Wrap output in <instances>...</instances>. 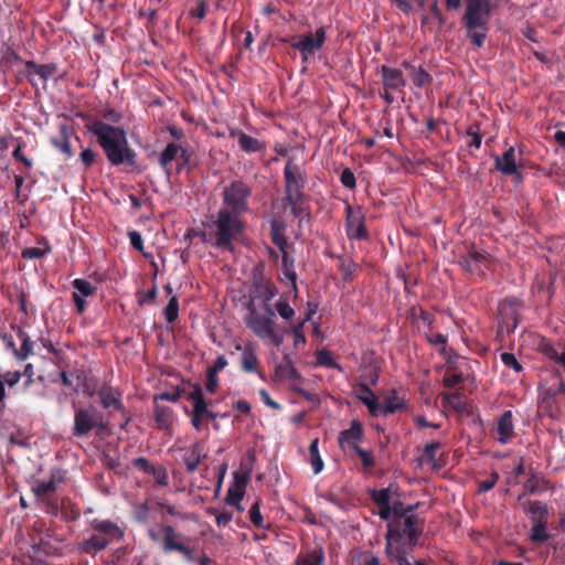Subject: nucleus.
Wrapping results in <instances>:
<instances>
[{
    "instance_id": "nucleus-1",
    "label": "nucleus",
    "mask_w": 565,
    "mask_h": 565,
    "mask_svg": "<svg viewBox=\"0 0 565 565\" xmlns=\"http://www.w3.org/2000/svg\"><path fill=\"white\" fill-rule=\"evenodd\" d=\"M86 127L97 137L99 146L111 164L127 163L135 166L136 154L128 146L124 129L110 126L102 120H94L87 124Z\"/></svg>"
},
{
    "instance_id": "nucleus-2",
    "label": "nucleus",
    "mask_w": 565,
    "mask_h": 565,
    "mask_svg": "<svg viewBox=\"0 0 565 565\" xmlns=\"http://www.w3.org/2000/svg\"><path fill=\"white\" fill-rule=\"evenodd\" d=\"M490 12V0L466 1L462 23L467 30V38L477 47H482L487 38Z\"/></svg>"
},
{
    "instance_id": "nucleus-3",
    "label": "nucleus",
    "mask_w": 565,
    "mask_h": 565,
    "mask_svg": "<svg viewBox=\"0 0 565 565\" xmlns=\"http://www.w3.org/2000/svg\"><path fill=\"white\" fill-rule=\"evenodd\" d=\"M210 228L211 235L215 237L214 245L216 247L233 250V241L241 235L244 224L238 214L223 207L217 212L216 218L212 221Z\"/></svg>"
},
{
    "instance_id": "nucleus-4",
    "label": "nucleus",
    "mask_w": 565,
    "mask_h": 565,
    "mask_svg": "<svg viewBox=\"0 0 565 565\" xmlns=\"http://www.w3.org/2000/svg\"><path fill=\"white\" fill-rule=\"evenodd\" d=\"M387 527L386 544L412 550L423 533V521L417 515L409 514L404 519L392 520Z\"/></svg>"
},
{
    "instance_id": "nucleus-5",
    "label": "nucleus",
    "mask_w": 565,
    "mask_h": 565,
    "mask_svg": "<svg viewBox=\"0 0 565 565\" xmlns=\"http://www.w3.org/2000/svg\"><path fill=\"white\" fill-rule=\"evenodd\" d=\"M244 321L259 339H268L277 347L282 344L286 329H278L275 319L258 312L255 308V297L253 296H250Z\"/></svg>"
},
{
    "instance_id": "nucleus-6",
    "label": "nucleus",
    "mask_w": 565,
    "mask_h": 565,
    "mask_svg": "<svg viewBox=\"0 0 565 565\" xmlns=\"http://www.w3.org/2000/svg\"><path fill=\"white\" fill-rule=\"evenodd\" d=\"M106 427L107 425L104 422L103 415L94 406L75 407L73 427V435L75 437L87 436L92 430L102 434Z\"/></svg>"
},
{
    "instance_id": "nucleus-7",
    "label": "nucleus",
    "mask_w": 565,
    "mask_h": 565,
    "mask_svg": "<svg viewBox=\"0 0 565 565\" xmlns=\"http://www.w3.org/2000/svg\"><path fill=\"white\" fill-rule=\"evenodd\" d=\"M250 188L243 181H234L224 189V204L231 207L230 212L241 214L247 210V199L250 195Z\"/></svg>"
},
{
    "instance_id": "nucleus-8",
    "label": "nucleus",
    "mask_w": 565,
    "mask_h": 565,
    "mask_svg": "<svg viewBox=\"0 0 565 565\" xmlns=\"http://www.w3.org/2000/svg\"><path fill=\"white\" fill-rule=\"evenodd\" d=\"M286 181V196L291 199L305 198L302 188L306 184V173L292 160H288L284 170Z\"/></svg>"
},
{
    "instance_id": "nucleus-9",
    "label": "nucleus",
    "mask_w": 565,
    "mask_h": 565,
    "mask_svg": "<svg viewBox=\"0 0 565 565\" xmlns=\"http://www.w3.org/2000/svg\"><path fill=\"white\" fill-rule=\"evenodd\" d=\"M326 41V31L323 28L316 30L315 34H303L298 41L291 43V46L298 50L303 62L317 50H320Z\"/></svg>"
},
{
    "instance_id": "nucleus-10",
    "label": "nucleus",
    "mask_w": 565,
    "mask_h": 565,
    "mask_svg": "<svg viewBox=\"0 0 565 565\" xmlns=\"http://www.w3.org/2000/svg\"><path fill=\"white\" fill-rule=\"evenodd\" d=\"M347 233L350 238L365 239L367 231L364 224V215L360 206L347 205Z\"/></svg>"
},
{
    "instance_id": "nucleus-11",
    "label": "nucleus",
    "mask_w": 565,
    "mask_h": 565,
    "mask_svg": "<svg viewBox=\"0 0 565 565\" xmlns=\"http://www.w3.org/2000/svg\"><path fill=\"white\" fill-rule=\"evenodd\" d=\"M181 459L189 473L194 472L201 461L206 458L202 443H195L189 447L180 448Z\"/></svg>"
},
{
    "instance_id": "nucleus-12",
    "label": "nucleus",
    "mask_w": 565,
    "mask_h": 565,
    "mask_svg": "<svg viewBox=\"0 0 565 565\" xmlns=\"http://www.w3.org/2000/svg\"><path fill=\"white\" fill-rule=\"evenodd\" d=\"M363 436V428L360 422L352 420L349 429H344L340 433L338 443L342 449H345V446H349L355 450V447H359L358 441L361 440Z\"/></svg>"
},
{
    "instance_id": "nucleus-13",
    "label": "nucleus",
    "mask_w": 565,
    "mask_h": 565,
    "mask_svg": "<svg viewBox=\"0 0 565 565\" xmlns=\"http://www.w3.org/2000/svg\"><path fill=\"white\" fill-rule=\"evenodd\" d=\"M235 349L242 351V369L248 373L257 372L259 360L254 343L237 344Z\"/></svg>"
},
{
    "instance_id": "nucleus-14",
    "label": "nucleus",
    "mask_w": 565,
    "mask_h": 565,
    "mask_svg": "<svg viewBox=\"0 0 565 565\" xmlns=\"http://www.w3.org/2000/svg\"><path fill=\"white\" fill-rule=\"evenodd\" d=\"M381 73L385 89L397 90L404 87L406 84L402 71L397 68H392L386 65H383L381 67Z\"/></svg>"
},
{
    "instance_id": "nucleus-15",
    "label": "nucleus",
    "mask_w": 565,
    "mask_h": 565,
    "mask_svg": "<svg viewBox=\"0 0 565 565\" xmlns=\"http://www.w3.org/2000/svg\"><path fill=\"white\" fill-rule=\"evenodd\" d=\"M275 379L279 382L288 380H301L299 372L295 367L292 360L288 354H285L281 363L275 367Z\"/></svg>"
},
{
    "instance_id": "nucleus-16",
    "label": "nucleus",
    "mask_w": 565,
    "mask_h": 565,
    "mask_svg": "<svg viewBox=\"0 0 565 565\" xmlns=\"http://www.w3.org/2000/svg\"><path fill=\"white\" fill-rule=\"evenodd\" d=\"M100 403L104 408L113 407L116 411H124V405L120 401V393L110 386H103L97 392Z\"/></svg>"
},
{
    "instance_id": "nucleus-17",
    "label": "nucleus",
    "mask_w": 565,
    "mask_h": 565,
    "mask_svg": "<svg viewBox=\"0 0 565 565\" xmlns=\"http://www.w3.org/2000/svg\"><path fill=\"white\" fill-rule=\"evenodd\" d=\"M495 168L503 174L511 175L516 172L515 150L510 147L502 157H495Z\"/></svg>"
},
{
    "instance_id": "nucleus-18",
    "label": "nucleus",
    "mask_w": 565,
    "mask_h": 565,
    "mask_svg": "<svg viewBox=\"0 0 565 565\" xmlns=\"http://www.w3.org/2000/svg\"><path fill=\"white\" fill-rule=\"evenodd\" d=\"M522 508L523 511L531 516L532 523L546 521L548 509L546 504L541 501L525 500L522 502Z\"/></svg>"
},
{
    "instance_id": "nucleus-19",
    "label": "nucleus",
    "mask_w": 565,
    "mask_h": 565,
    "mask_svg": "<svg viewBox=\"0 0 565 565\" xmlns=\"http://www.w3.org/2000/svg\"><path fill=\"white\" fill-rule=\"evenodd\" d=\"M182 158L183 163H186L189 161V156L185 149H182L177 143H168L164 150L161 152L160 156V164L162 167H167L171 161Z\"/></svg>"
},
{
    "instance_id": "nucleus-20",
    "label": "nucleus",
    "mask_w": 565,
    "mask_h": 565,
    "mask_svg": "<svg viewBox=\"0 0 565 565\" xmlns=\"http://www.w3.org/2000/svg\"><path fill=\"white\" fill-rule=\"evenodd\" d=\"M109 543L106 536L96 533L82 542L81 550L86 554H95L105 550Z\"/></svg>"
},
{
    "instance_id": "nucleus-21",
    "label": "nucleus",
    "mask_w": 565,
    "mask_h": 565,
    "mask_svg": "<svg viewBox=\"0 0 565 565\" xmlns=\"http://www.w3.org/2000/svg\"><path fill=\"white\" fill-rule=\"evenodd\" d=\"M92 526L97 532V534L106 536L109 540V542L114 541L115 539L122 537V532L120 531V529L110 521L95 520L92 523Z\"/></svg>"
},
{
    "instance_id": "nucleus-22",
    "label": "nucleus",
    "mask_w": 565,
    "mask_h": 565,
    "mask_svg": "<svg viewBox=\"0 0 565 565\" xmlns=\"http://www.w3.org/2000/svg\"><path fill=\"white\" fill-rule=\"evenodd\" d=\"M231 136L237 139L239 148L246 152H256L263 149L260 141L241 130L232 131Z\"/></svg>"
},
{
    "instance_id": "nucleus-23",
    "label": "nucleus",
    "mask_w": 565,
    "mask_h": 565,
    "mask_svg": "<svg viewBox=\"0 0 565 565\" xmlns=\"http://www.w3.org/2000/svg\"><path fill=\"white\" fill-rule=\"evenodd\" d=\"M547 486V480L541 473L531 471L529 479L523 484V490L524 493L536 494L545 490Z\"/></svg>"
},
{
    "instance_id": "nucleus-24",
    "label": "nucleus",
    "mask_w": 565,
    "mask_h": 565,
    "mask_svg": "<svg viewBox=\"0 0 565 565\" xmlns=\"http://www.w3.org/2000/svg\"><path fill=\"white\" fill-rule=\"evenodd\" d=\"M499 440L505 444L513 435V423L511 412H505L501 415L498 422Z\"/></svg>"
},
{
    "instance_id": "nucleus-25",
    "label": "nucleus",
    "mask_w": 565,
    "mask_h": 565,
    "mask_svg": "<svg viewBox=\"0 0 565 565\" xmlns=\"http://www.w3.org/2000/svg\"><path fill=\"white\" fill-rule=\"evenodd\" d=\"M25 66L29 71L30 75H32V74L38 75L42 79V82H46L56 72V67L53 64L39 65L32 61H29L25 63Z\"/></svg>"
},
{
    "instance_id": "nucleus-26",
    "label": "nucleus",
    "mask_w": 565,
    "mask_h": 565,
    "mask_svg": "<svg viewBox=\"0 0 565 565\" xmlns=\"http://www.w3.org/2000/svg\"><path fill=\"white\" fill-rule=\"evenodd\" d=\"M188 398L193 403V414L204 416L207 413V404L204 401L202 387L196 384Z\"/></svg>"
},
{
    "instance_id": "nucleus-27",
    "label": "nucleus",
    "mask_w": 565,
    "mask_h": 565,
    "mask_svg": "<svg viewBox=\"0 0 565 565\" xmlns=\"http://www.w3.org/2000/svg\"><path fill=\"white\" fill-rule=\"evenodd\" d=\"M324 561V552L321 546L309 550L303 556H299L297 565H322Z\"/></svg>"
},
{
    "instance_id": "nucleus-28",
    "label": "nucleus",
    "mask_w": 565,
    "mask_h": 565,
    "mask_svg": "<svg viewBox=\"0 0 565 565\" xmlns=\"http://www.w3.org/2000/svg\"><path fill=\"white\" fill-rule=\"evenodd\" d=\"M17 335L21 341V347L18 350H14V356L21 361L26 360L28 356L32 353V342L26 332H24L21 328L15 329Z\"/></svg>"
},
{
    "instance_id": "nucleus-29",
    "label": "nucleus",
    "mask_w": 565,
    "mask_h": 565,
    "mask_svg": "<svg viewBox=\"0 0 565 565\" xmlns=\"http://www.w3.org/2000/svg\"><path fill=\"white\" fill-rule=\"evenodd\" d=\"M554 397L555 392L552 391V387L542 388L540 408L543 409L551 417L555 416V412L557 411Z\"/></svg>"
},
{
    "instance_id": "nucleus-30",
    "label": "nucleus",
    "mask_w": 565,
    "mask_h": 565,
    "mask_svg": "<svg viewBox=\"0 0 565 565\" xmlns=\"http://www.w3.org/2000/svg\"><path fill=\"white\" fill-rule=\"evenodd\" d=\"M163 548L166 552L177 551V547L174 546H181L183 544L179 541L181 539V534L177 533L171 525L163 526Z\"/></svg>"
},
{
    "instance_id": "nucleus-31",
    "label": "nucleus",
    "mask_w": 565,
    "mask_h": 565,
    "mask_svg": "<svg viewBox=\"0 0 565 565\" xmlns=\"http://www.w3.org/2000/svg\"><path fill=\"white\" fill-rule=\"evenodd\" d=\"M409 551L411 550H407L401 545L391 546V544H386L385 546V552L388 558L392 561H397L398 565H413L406 557Z\"/></svg>"
},
{
    "instance_id": "nucleus-32",
    "label": "nucleus",
    "mask_w": 565,
    "mask_h": 565,
    "mask_svg": "<svg viewBox=\"0 0 565 565\" xmlns=\"http://www.w3.org/2000/svg\"><path fill=\"white\" fill-rule=\"evenodd\" d=\"M247 483V479H243L242 483L237 480L236 483L227 490L225 501L230 505H238V502L243 499L244 487Z\"/></svg>"
},
{
    "instance_id": "nucleus-33",
    "label": "nucleus",
    "mask_w": 565,
    "mask_h": 565,
    "mask_svg": "<svg viewBox=\"0 0 565 565\" xmlns=\"http://www.w3.org/2000/svg\"><path fill=\"white\" fill-rule=\"evenodd\" d=\"M156 422L160 428H168L173 422V413L170 407L156 404L154 407Z\"/></svg>"
},
{
    "instance_id": "nucleus-34",
    "label": "nucleus",
    "mask_w": 565,
    "mask_h": 565,
    "mask_svg": "<svg viewBox=\"0 0 565 565\" xmlns=\"http://www.w3.org/2000/svg\"><path fill=\"white\" fill-rule=\"evenodd\" d=\"M318 443L319 439L316 438L311 441L309 446L310 462L316 475L321 472L323 469V460L319 454Z\"/></svg>"
},
{
    "instance_id": "nucleus-35",
    "label": "nucleus",
    "mask_w": 565,
    "mask_h": 565,
    "mask_svg": "<svg viewBox=\"0 0 565 565\" xmlns=\"http://www.w3.org/2000/svg\"><path fill=\"white\" fill-rule=\"evenodd\" d=\"M66 131H67L66 126H62L61 127V139L52 138L51 142H52V145L55 148L60 149L67 157H72L73 152H72V149H71V145H70V140H68V137L66 135Z\"/></svg>"
},
{
    "instance_id": "nucleus-36",
    "label": "nucleus",
    "mask_w": 565,
    "mask_h": 565,
    "mask_svg": "<svg viewBox=\"0 0 565 565\" xmlns=\"http://www.w3.org/2000/svg\"><path fill=\"white\" fill-rule=\"evenodd\" d=\"M550 535L546 533V521L533 522L531 529V540L533 542H545Z\"/></svg>"
},
{
    "instance_id": "nucleus-37",
    "label": "nucleus",
    "mask_w": 565,
    "mask_h": 565,
    "mask_svg": "<svg viewBox=\"0 0 565 565\" xmlns=\"http://www.w3.org/2000/svg\"><path fill=\"white\" fill-rule=\"evenodd\" d=\"M73 287L76 289V292L81 297L92 296L96 292V289H97L96 286H94L88 280L79 279V278H77L73 281Z\"/></svg>"
},
{
    "instance_id": "nucleus-38",
    "label": "nucleus",
    "mask_w": 565,
    "mask_h": 565,
    "mask_svg": "<svg viewBox=\"0 0 565 565\" xmlns=\"http://www.w3.org/2000/svg\"><path fill=\"white\" fill-rule=\"evenodd\" d=\"M404 407V401L396 395L387 397L382 406V414H393Z\"/></svg>"
},
{
    "instance_id": "nucleus-39",
    "label": "nucleus",
    "mask_w": 565,
    "mask_h": 565,
    "mask_svg": "<svg viewBox=\"0 0 565 565\" xmlns=\"http://www.w3.org/2000/svg\"><path fill=\"white\" fill-rule=\"evenodd\" d=\"M312 312L313 311H309L307 313L306 318H303L298 323H296V324L291 323V332H292L294 338H295V341H294L295 347H297L299 344H303L306 342V338H305V334L302 333L301 329H302L303 324L308 320H310Z\"/></svg>"
},
{
    "instance_id": "nucleus-40",
    "label": "nucleus",
    "mask_w": 565,
    "mask_h": 565,
    "mask_svg": "<svg viewBox=\"0 0 565 565\" xmlns=\"http://www.w3.org/2000/svg\"><path fill=\"white\" fill-rule=\"evenodd\" d=\"M282 267L285 277L291 281L292 287L296 289L297 274L294 270V259L289 258L287 252L282 253Z\"/></svg>"
},
{
    "instance_id": "nucleus-41",
    "label": "nucleus",
    "mask_w": 565,
    "mask_h": 565,
    "mask_svg": "<svg viewBox=\"0 0 565 565\" xmlns=\"http://www.w3.org/2000/svg\"><path fill=\"white\" fill-rule=\"evenodd\" d=\"M286 200L288 202V205L291 207V213L297 218H303L307 215V209L303 205L302 201L303 198L299 199H291L290 196H286Z\"/></svg>"
},
{
    "instance_id": "nucleus-42",
    "label": "nucleus",
    "mask_w": 565,
    "mask_h": 565,
    "mask_svg": "<svg viewBox=\"0 0 565 565\" xmlns=\"http://www.w3.org/2000/svg\"><path fill=\"white\" fill-rule=\"evenodd\" d=\"M164 317L167 322L172 323L179 317V302L175 296H172L164 308Z\"/></svg>"
},
{
    "instance_id": "nucleus-43",
    "label": "nucleus",
    "mask_w": 565,
    "mask_h": 565,
    "mask_svg": "<svg viewBox=\"0 0 565 565\" xmlns=\"http://www.w3.org/2000/svg\"><path fill=\"white\" fill-rule=\"evenodd\" d=\"M439 441H433L430 444H427L423 449V461L429 462V463H436V452L440 448Z\"/></svg>"
},
{
    "instance_id": "nucleus-44",
    "label": "nucleus",
    "mask_w": 565,
    "mask_h": 565,
    "mask_svg": "<svg viewBox=\"0 0 565 565\" xmlns=\"http://www.w3.org/2000/svg\"><path fill=\"white\" fill-rule=\"evenodd\" d=\"M32 490L38 498H42L55 491V483L53 481H40Z\"/></svg>"
},
{
    "instance_id": "nucleus-45",
    "label": "nucleus",
    "mask_w": 565,
    "mask_h": 565,
    "mask_svg": "<svg viewBox=\"0 0 565 565\" xmlns=\"http://www.w3.org/2000/svg\"><path fill=\"white\" fill-rule=\"evenodd\" d=\"M412 79L416 86L423 87L430 82L431 77L425 70L412 67Z\"/></svg>"
},
{
    "instance_id": "nucleus-46",
    "label": "nucleus",
    "mask_w": 565,
    "mask_h": 565,
    "mask_svg": "<svg viewBox=\"0 0 565 565\" xmlns=\"http://www.w3.org/2000/svg\"><path fill=\"white\" fill-rule=\"evenodd\" d=\"M415 509V505H404L402 502L396 501L392 504V511H393V520L397 519H404L405 516H408V513H411Z\"/></svg>"
},
{
    "instance_id": "nucleus-47",
    "label": "nucleus",
    "mask_w": 565,
    "mask_h": 565,
    "mask_svg": "<svg viewBox=\"0 0 565 565\" xmlns=\"http://www.w3.org/2000/svg\"><path fill=\"white\" fill-rule=\"evenodd\" d=\"M275 309L279 313V316L287 321H290L291 318L295 316V310L289 306V303L286 300L280 299L279 301H277Z\"/></svg>"
},
{
    "instance_id": "nucleus-48",
    "label": "nucleus",
    "mask_w": 565,
    "mask_h": 565,
    "mask_svg": "<svg viewBox=\"0 0 565 565\" xmlns=\"http://www.w3.org/2000/svg\"><path fill=\"white\" fill-rule=\"evenodd\" d=\"M358 398L364 405L372 404L373 402H375L377 399L376 396L373 394V392L370 390V387L365 384H360Z\"/></svg>"
},
{
    "instance_id": "nucleus-49",
    "label": "nucleus",
    "mask_w": 565,
    "mask_h": 565,
    "mask_svg": "<svg viewBox=\"0 0 565 565\" xmlns=\"http://www.w3.org/2000/svg\"><path fill=\"white\" fill-rule=\"evenodd\" d=\"M501 361L502 363L515 372H520L522 370L521 364L516 360L515 355L513 353L504 352L501 354Z\"/></svg>"
},
{
    "instance_id": "nucleus-50",
    "label": "nucleus",
    "mask_w": 565,
    "mask_h": 565,
    "mask_svg": "<svg viewBox=\"0 0 565 565\" xmlns=\"http://www.w3.org/2000/svg\"><path fill=\"white\" fill-rule=\"evenodd\" d=\"M270 235H271V239H273V243L279 247V249L281 250V253L286 252V245H287V241L286 238L279 233V230L276 225V223H274L271 225V232H270Z\"/></svg>"
},
{
    "instance_id": "nucleus-51",
    "label": "nucleus",
    "mask_w": 565,
    "mask_h": 565,
    "mask_svg": "<svg viewBox=\"0 0 565 565\" xmlns=\"http://www.w3.org/2000/svg\"><path fill=\"white\" fill-rule=\"evenodd\" d=\"M372 499L379 507L390 504V499H391L390 490L381 489L377 491H373Z\"/></svg>"
},
{
    "instance_id": "nucleus-52",
    "label": "nucleus",
    "mask_w": 565,
    "mask_h": 565,
    "mask_svg": "<svg viewBox=\"0 0 565 565\" xmlns=\"http://www.w3.org/2000/svg\"><path fill=\"white\" fill-rule=\"evenodd\" d=\"M341 183L348 189H354L356 185V179L354 173L350 169H344L341 173Z\"/></svg>"
},
{
    "instance_id": "nucleus-53",
    "label": "nucleus",
    "mask_w": 565,
    "mask_h": 565,
    "mask_svg": "<svg viewBox=\"0 0 565 565\" xmlns=\"http://www.w3.org/2000/svg\"><path fill=\"white\" fill-rule=\"evenodd\" d=\"M355 452L361 458L364 467L372 468L375 465V460L371 451L364 450L360 447H355Z\"/></svg>"
},
{
    "instance_id": "nucleus-54",
    "label": "nucleus",
    "mask_w": 565,
    "mask_h": 565,
    "mask_svg": "<svg viewBox=\"0 0 565 565\" xmlns=\"http://www.w3.org/2000/svg\"><path fill=\"white\" fill-rule=\"evenodd\" d=\"M498 480H499L498 472H495V471L491 472V475L488 479L479 482V492H487V491L491 490L495 486Z\"/></svg>"
},
{
    "instance_id": "nucleus-55",
    "label": "nucleus",
    "mask_w": 565,
    "mask_h": 565,
    "mask_svg": "<svg viewBox=\"0 0 565 565\" xmlns=\"http://www.w3.org/2000/svg\"><path fill=\"white\" fill-rule=\"evenodd\" d=\"M249 520L256 526H263V516L260 514L259 503L255 502L249 509Z\"/></svg>"
},
{
    "instance_id": "nucleus-56",
    "label": "nucleus",
    "mask_w": 565,
    "mask_h": 565,
    "mask_svg": "<svg viewBox=\"0 0 565 565\" xmlns=\"http://www.w3.org/2000/svg\"><path fill=\"white\" fill-rule=\"evenodd\" d=\"M258 290L264 299V302H269L277 294L276 288L270 284L258 287Z\"/></svg>"
},
{
    "instance_id": "nucleus-57",
    "label": "nucleus",
    "mask_w": 565,
    "mask_h": 565,
    "mask_svg": "<svg viewBox=\"0 0 565 565\" xmlns=\"http://www.w3.org/2000/svg\"><path fill=\"white\" fill-rule=\"evenodd\" d=\"M444 398L447 401V403L456 411H462L463 409V403L457 393L447 394L444 396Z\"/></svg>"
},
{
    "instance_id": "nucleus-58",
    "label": "nucleus",
    "mask_w": 565,
    "mask_h": 565,
    "mask_svg": "<svg viewBox=\"0 0 565 565\" xmlns=\"http://www.w3.org/2000/svg\"><path fill=\"white\" fill-rule=\"evenodd\" d=\"M95 159L96 153L90 148L84 149L81 152V161L86 168L90 167L95 162Z\"/></svg>"
},
{
    "instance_id": "nucleus-59",
    "label": "nucleus",
    "mask_w": 565,
    "mask_h": 565,
    "mask_svg": "<svg viewBox=\"0 0 565 565\" xmlns=\"http://www.w3.org/2000/svg\"><path fill=\"white\" fill-rule=\"evenodd\" d=\"M150 475H152L156 478L158 484H160V486H167L168 484V475H167L166 469H163V468H159V469L151 468Z\"/></svg>"
},
{
    "instance_id": "nucleus-60",
    "label": "nucleus",
    "mask_w": 565,
    "mask_h": 565,
    "mask_svg": "<svg viewBox=\"0 0 565 565\" xmlns=\"http://www.w3.org/2000/svg\"><path fill=\"white\" fill-rule=\"evenodd\" d=\"M45 254V250L39 248V247H30L25 248L22 252V257L28 259H35L41 258Z\"/></svg>"
},
{
    "instance_id": "nucleus-61",
    "label": "nucleus",
    "mask_w": 565,
    "mask_h": 565,
    "mask_svg": "<svg viewBox=\"0 0 565 565\" xmlns=\"http://www.w3.org/2000/svg\"><path fill=\"white\" fill-rule=\"evenodd\" d=\"M21 377V373L19 372H7L3 374L1 380L4 382V384H8L9 386H14Z\"/></svg>"
},
{
    "instance_id": "nucleus-62",
    "label": "nucleus",
    "mask_w": 565,
    "mask_h": 565,
    "mask_svg": "<svg viewBox=\"0 0 565 565\" xmlns=\"http://www.w3.org/2000/svg\"><path fill=\"white\" fill-rule=\"evenodd\" d=\"M227 365V360L224 355H220L216 358L214 364L212 367L209 369L210 373L217 374L220 371H222Z\"/></svg>"
},
{
    "instance_id": "nucleus-63",
    "label": "nucleus",
    "mask_w": 565,
    "mask_h": 565,
    "mask_svg": "<svg viewBox=\"0 0 565 565\" xmlns=\"http://www.w3.org/2000/svg\"><path fill=\"white\" fill-rule=\"evenodd\" d=\"M129 238H130L131 245L136 249L142 250V248H143L142 238H141V235L138 232H136V231L129 232Z\"/></svg>"
},
{
    "instance_id": "nucleus-64",
    "label": "nucleus",
    "mask_w": 565,
    "mask_h": 565,
    "mask_svg": "<svg viewBox=\"0 0 565 565\" xmlns=\"http://www.w3.org/2000/svg\"><path fill=\"white\" fill-rule=\"evenodd\" d=\"M548 356L551 360H554L555 362L562 364L565 367V349L561 353L552 349L548 352Z\"/></svg>"
}]
</instances>
